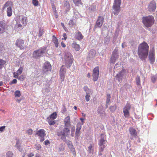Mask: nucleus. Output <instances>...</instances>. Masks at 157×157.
I'll return each instance as SVG.
<instances>
[{"mask_svg": "<svg viewBox=\"0 0 157 157\" xmlns=\"http://www.w3.org/2000/svg\"><path fill=\"white\" fill-rule=\"evenodd\" d=\"M157 78V76L156 75L152 76L151 77L152 82L153 83H155L156 80Z\"/></svg>", "mask_w": 157, "mask_h": 157, "instance_id": "49530a36", "label": "nucleus"}, {"mask_svg": "<svg viewBox=\"0 0 157 157\" xmlns=\"http://www.w3.org/2000/svg\"><path fill=\"white\" fill-rule=\"evenodd\" d=\"M7 13L8 16L10 17L12 15V13L11 7H9L7 8Z\"/></svg>", "mask_w": 157, "mask_h": 157, "instance_id": "cd10ccee", "label": "nucleus"}, {"mask_svg": "<svg viewBox=\"0 0 157 157\" xmlns=\"http://www.w3.org/2000/svg\"><path fill=\"white\" fill-rule=\"evenodd\" d=\"M136 82L137 85H139L140 84V77L138 76L136 78Z\"/></svg>", "mask_w": 157, "mask_h": 157, "instance_id": "a18cd8bd", "label": "nucleus"}, {"mask_svg": "<svg viewBox=\"0 0 157 157\" xmlns=\"http://www.w3.org/2000/svg\"><path fill=\"white\" fill-rule=\"evenodd\" d=\"M83 89L86 92V94H91L92 93L91 90L89 89L86 86H85L83 88Z\"/></svg>", "mask_w": 157, "mask_h": 157, "instance_id": "72a5a7b5", "label": "nucleus"}, {"mask_svg": "<svg viewBox=\"0 0 157 157\" xmlns=\"http://www.w3.org/2000/svg\"><path fill=\"white\" fill-rule=\"evenodd\" d=\"M131 109V106L130 104L128 103H127L123 108V110H126V111H128L130 110Z\"/></svg>", "mask_w": 157, "mask_h": 157, "instance_id": "c756f323", "label": "nucleus"}, {"mask_svg": "<svg viewBox=\"0 0 157 157\" xmlns=\"http://www.w3.org/2000/svg\"><path fill=\"white\" fill-rule=\"evenodd\" d=\"M99 75V68L97 67L93 70V80L94 81H96L98 78Z\"/></svg>", "mask_w": 157, "mask_h": 157, "instance_id": "9b49d317", "label": "nucleus"}, {"mask_svg": "<svg viewBox=\"0 0 157 157\" xmlns=\"http://www.w3.org/2000/svg\"><path fill=\"white\" fill-rule=\"evenodd\" d=\"M17 81L16 79H14L12 81L11 83L12 84H16L17 82Z\"/></svg>", "mask_w": 157, "mask_h": 157, "instance_id": "0e129e2a", "label": "nucleus"}, {"mask_svg": "<svg viewBox=\"0 0 157 157\" xmlns=\"http://www.w3.org/2000/svg\"><path fill=\"white\" fill-rule=\"evenodd\" d=\"M36 134L41 137H44L45 135V131L43 129H41L38 131Z\"/></svg>", "mask_w": 157, "mask_h": 157, "instance_id": "412c9836", "label": "nucleus"}, {"mask_svg": "<svg viewBox=\"0 0 157 157\" xmlns=\"http://www.w3.org/2000/svg\"><path fill=\"white\" fill-rule=\"evenodd\" d=\"M119 82H121L125 78L124 72V71H121L116 76Z\"/></svg>", "mask_w": 157, "mask_h": 157, "instance_id": "4468645a", "label": "nucleus"}, {"mask_svg": "<svg viewBox=\"0 0 157 157\" xmlns=\"http://www.w3.org/2000/svg\"><path fill=\"white\" fill-rule=\"evenodd\" d=\"M15 147H17L18 150L21 152L23 150V148L21 147L20 144L19 142V140H17L16 144L15 145Z\"/></svg>", "mask_w": 157, "mask_h": 157, "instance_id": "393cba45", "label": "nucleus"}, {"mask_svg": "<svg viewBox=\"0 0 157 157\" xmlns=\"http://www.w3.org/2000/svg\"><path fill=\"white\" fill-rule=\"evenodd\" d=\"M52 41L55 45V46L57 48L58 46V39L56 36L53 35L52 37Z\"/></svg>", "mask_w": 157, "mask_h": 157, "instance_id": "b1692460", "label": "nucleus"}, {"mask_svg": "<svg viewBox=\"0 0 157 157\" xmlns=\"http://www.w3.org/2000/svg\"><path fill=\"white\" fill-rule=\"evenodd\" d=\"M126 46L125 42L123 43L122 44V48H124Z\"/></svg>", "mask_w": 157, "mask_h": 157, "instance_id": "774afa93", "label": "nucleus"}, {"mask_svg": "<svg viewBox=\"0 0 157 157\" xmlns=\"http://www.w3.org/2000/svg\"><path fill=\"white\" fill-rule=\"evenodd\" d=\"M98 113L101 117H103L105 116V113L104 111L102 109H98Z\"/></svg>", "mask_w": 157, "mask_h": 157, "instance_id": "c85d7f7f", "label": "nucleus"}, {"mask_svg": "<svg viewBox=\"0 0 157 157\" xmlns=\"http://www.w3.org/2000/svg\"><path fill=\"white\" fill-rule=\"evenodd\" d=\"M143 22L146 27H151L154 24V19L153 16L149 15L148 16L143 17Z\"/></svg>", "mask_w": 157, "mask_h": 157, "instance_id": "20e7f679", "label": "nucleus"}, {"mask_svg": "<svg viewBox=\"0 0 157 157\" xmlns=\"http://www.w3.org/2000/svg\"><path fill=\"white\" fill-rule=\"evenodd\" d=\"M121 5V0H115L112 7L113 13L115 15L118 14L120 11V6Z\"/></svg>", "mask_w": 157, "mask_h": 157, "instance_id": "423d86ee", "label": "nucleus"}, {"mask_svg": "<svg viewBox=\"0 0 157 157\" xmlns=\"http://www.w3.org/2000/svg\"><path fill=\"white\" fill-rule=\"evenodd\" d=\"M59 151H63L64 149V147L63 144H61L59 146Z\"/></svg>", "mask_w": 157, "mask_h": 157, "instance_id": "603ef678", "label": "nucleus"}, {"mask_svg": "<svg viewBox=\"0 0 157 157\" xmlns=\"http://www.w3.org/2000/svg\"><path fill=\"white\" fill-rule=\"evenodd\" d=\"M14 95L16 97H19L21 95L20 92L19 90H16L14 93Z\"/></svg>", "mask_w": 157, "mask_h": 157, "instance_id": "ea45409f", "label": "nucleus"}, {"mask_svg": "<svg viewBox=\"0 0 157 157\" xmlns=\"http://www.w3.org/2000/svg\"><path fill=\"white\" fill-rule=\"evenodd\" d=\"M88 149L89 152L91 153L92 152L93 149L91 145L90 144V145L88 147Z\"/></svg>", "mask_w": 157, "mask_h": 157, "instance_id": "5fc2aeb1", "label": "nucleus"}, {"mask_svg": "<svg viewBox=\"0 0 157 157\" xmlns=\"http://www.w3.org/2000/svg\"><path fill=\"white\" fill-rule=\"evenodd\" d=\"M57 114L56 112L53 113L50 116V118L53 119H55L56 117Z\"/></svg>", "mask_w": 157, "mask_h": 157, "instance_id": "58836bf2", "label": "nucleus"}, {"mask_svg": "<svg viewBox=\"0 0 157 157\" xmlns=\"http://www.w3.org/2000/svg\"><path fill=\"white\" fill-rule=\"evenodd\" d=\"M44 31L43 29H40L39 30V33L38 36L39 37H40L44 33Z\"/></svg>", "mask_w": 157, "mask_h": 157, "instance_id": "e433bc0d", "label": "nucleus"}, {"mask_svg": "<svg viewBox=\"0 0 157 157\" xmlns=\"http://www.w3.org/2000/svg\"><path fill=\"white\" fill-rule=\"evenodd\" d=\"M18 79L21 81L23 80L24 79V77L23 75L20 76V77H18Z\"/></svg>", "mask_w": 157, "mask_h": 157, "instance_id": "052dcab7", "label": "nucleus"}, {"mask_svg": "<svg viewBox=\"0 0 157 157\" xmlns=\"http://www.w3.org/2000/svg\"><path fill=\"white\" fill-rule=\"evenodd\" d=\"M110 98L111 96L110 94H107V98L106 101V108H107L108 107V105H109V103L110 102Z\"/></svg>", "mask_w": 157, "mask_h": 157, "instance_id": "473e14b6", "label": "nucleus"}, {"mask_svg": "<svg viewBox=\"0 0 157 157\" xmlns=\"http://www.w3.org/2000/svg\"><path fill=\"white\" fill-rule=\"evenodd\" d=\"M104 18L102 16H99L94 25V28L101 27L103 24Z\"/></svg>", "mask_w": 157, "mask_h": 157, "instance_id": "1a4fd4ad", "label": "nucleus"}, {"mask_svg": "<svg viewBox=\"0 0 157 157\" xmlns=\"http://www.w3.org/2000/svg\"><path fill=\"white\" fill-rule=\"evenodd\" d=\"M72 47L75 48L76 51H78L80 49V46L79 45L76 44L75 43H73L72 45Z\"/></svg>", "mask_w": 157, "mask_h": 157, "instance_id": "bb28decb", "label": "nucleus"}, {"mask_svg": "<svg viewBox=\"0 0 157 157\" xmlns=\"http://www.w3.org/2000/svg\"><path fill=\"white\" fill-rule=\"evenodd\" d=\"M65 61L66 67L69 68L73 62L74 59L73 57L70 52H66L65 54Z\"/></svg>", "mask_w": 157, "mask_h": 157, "instance_id": "39448f33", "label": "nucleus"}, {"mask_svg": "<svg viewBox=\"0 0 157 157\" xmlns=\"http://www.w3.org/2000/svg\"><path fill=\"white\" fill-rule=\"evenodd\" d=\"M5 63L6 62L4 60L0 59V69L2 68L3 66Z\"/></svg>", "mask_w": 157, "mask_h": 157, "instance_id": "79ce46f5", "label": "nucleus"}, {"mask_svg": "<svg viewBox=\"0 0 157 157\" xmlns=\"http://www.w3.org/2000/svg\"><path fill=\"white\" fill-rule=\"evenodd\" d=\"M74 24V22L72 20H70L69 21L68 25L71 27H72Z\"/></svg>", "mask_w": 157, "mask_h": 157, "instance_id": "de8ad7c7", "label": "nucleus"}, {"mask_svg": "<svg viewBox=\"0 0 157 157\" xmlns=\"http://www.w3.org/2000/svg\"><path fill=\"white\" fill-rule=\"evenodd\" d=\"M156 8V4L154 1H151L148 5L147 9L149 11L154 12Z\"/></svg>", "mask_w": 157, "mask_h": 157, "instance_id": "0eeeda50", "label": "nucleus"}, {"mask_svg": "<svg viewBox=\"0 0 157 157\" xmlns=\"http://www.w3.org/2000/svg\"><path fill=\"white\" fill-rule=\"evenodd\" d=\"M70 134V128L68 127L62 128L57 132V135L63 141L66 140V137H68Z\"/></svg>", "mask_w": 157, "mask_h": 157, "instance_id": "f03ea898", "label": "nucleus"}, {"mask_svg": "<svg viewBox=\"0 0 157 157\" xmlns=\"http://www.w3.org/2000/svg\"><path fill=\"white\" fill-rule=\"evenodd\" d=\"M47 47L44 46L34 51L33 53V58L36 59H39L41 57L43 56L47 52Z\"/></svg>", "mask_w": 157, "mask_h": 157, "instance_id": "7ed1b4c3", "label": "nucleus"}, {"mask_svg": "<svg viewBox=\"0 0 157 157\" xmlns=\"http://www.w3.org/2000/svg\"><path fill=\"white\" fill-rule=\"evenodd\" d=\"M155 55L154 50L150 51L149 52V58L150 63L153 64L155 61Z\"/></svg>", "mask_w": 157, "mask_h": 157, "instance_id": "dca6fc26", "label": "nucleus"}, {"mask_svg": "<svg viewBox=\"0 0 157 157\" xmlns=\"http://www.w3.org/2000/svg\"><path fill=\"white\" fill-rule=\"evenodd\" d=\"M15 45L20 49H22L24 48L25 46L24 41L21 39H18L16 41Z\"/></svg>", "mask_w": 157, "mask_h": 157, "instance_id": "f8f14e48", "label": "nucleus"}, {"mask_svg": "<svg viewBox=\"0 0 157 157\" xmlns=\"http://www.w3.org/2000/svg\"><path fill=\"white\" fill-rule=\"evenodd\" d=\"M33 4L35 6H37L38 5V2L37 0H33Z\"/></svg>", "mask_w": 157, "mask_h": 157, "instance_id": "8fccbe9b", "label": "nucleus"}, {"mask_svg": "<svg viewBox=\"0 0 157 157\" xmlns=\"http://www.w3.org/2000/svg\"><path fill=\"white\" fill-rule=\"evenodd\" d=\"M66 69L64 66L63 65L60 70V79L61 82L64 81L66 72Z\"/></svg>", "mask_w": 157, "mask_h": 157, "instance_id": "6e6552de", "label": "nucleus"}, {"mask_svg": "<svg viewBox=\"0 0 157 157\" xmlns=\"http://www.w3.org/2000/svg\"><path fill=\"white\" fill-rule=\"evenodd\" d=\"M130 44L132 46H134L135 45V42L134 40H131L130 41Z\"/></svg>", "mask_w": 157, "mask_h": 157, "instance_id": "680f3d73", "label": "nucleus"}, {"mask_svg": "<svg viewBox=\"0 0 157 157\" xmlns=\"http://www.w3.org/2000/svg\"><path fill=\"white\" fill-rule=\"evenodd\" d=\"M33 130L31 129H30L28 130L27 133L29 135H31L33 133Z\"/></svg>", "mask_w": 157, "mask_h": 157, "instance_id": "13d9d810", "label": "nucleus"}, {"mask_svg": "<svg viewBox=\"0 0 157 157\" xmlns=\"http://www.w3.org/2000/svg\"><path fill=\"white\" fill-rule=\"evenodd\" d=\"M5 126H2L0 128V132H3L5 130Z\"/></svg>", "mask_w": 157, "mask_h": 157, "instance_id": "bf43d9fd", "label": "nucleus"}, {"mask_svg": "<svg viewBox=\"0 0 157 157\" xmlns=\"http://www.w3.org/2000/svg\"><path fill=\"white\" fill-rule=\"evenodd\" d=\"M95 55V51L93 50L90 51L88 57L89 58H92L94 57Z\"/></svg>", "mask_w": 157, "mask_h": 157, "instance_id": "5701e85b", "label": "nucleus"}, {"mask_svg": "<svg viewBox=\"0 0 157 157\" xmlns=\"http://www.w3.org/2000/svg\"><path fill=\"white\" fill-rule=\"evenodd\" d=\"M51 65L50 63L48 62H46L45 63L43 68V71L45 73L48 71L51 70Z\"/></svg>", "mask_w": 157, "mask_h": 157, "instance_id": "ddd939ff", "label": "nucleus"}, {"mask_svg": "<svg viewBox=\"0 0 157 157\" xmlns=\"http://www.w3.org/2000/svg\"><path fill=\"white\" fill-rule=\"evenodd\" d=\"M106 143V140L105 138V136L103 135H101L100 139L99 140V146H105L104 144H105Z\"/></svg>", "mask_w": 157, "mask_h": 157, "instance_id": "f3484780", "label": "nucleus"}, {"mask_svg": "<svg viewBox=\"0 0 157 157\" xmlns=\"http://www.w3.org/2000/svg\"><path fill=\"white\" fill-rule=\"evenodd\" d=\"M123 113H124V115L125 117H128L129 116V112L128 111H126L124 110H123Z\"/></svg>", "mask_w": 157, "mask_h": 157, "instance_id": "4c0bfd02", "label": "nucleus"}, {"mask_svg": "<svg viewBox=\"0 0 157 157\" xmlns=\"http://www.w3.org/2000/svg\"><path fill=\"white\" fill-rule=\"evenodd\" d=\"M118 57V51L115 49L113 52L110 59V62L112 63H115Z\"/></svg>", "mask_w": 157, "mask_h": 157, "instance_id": "9d476101", "label": "nucleus"}, {"mask_svg": "<svg viewBox=\"0 0 157 157\" xmlns=\"http://www.w3.org/2000/svg\"><path fill=\"white\" fill-rule=\"evenodd\" d=\"M26 17H22L21 18H20L21 20L20 23L23 25V26L26 24Z\"/></svg>", "mask_w": 157, "mask_h": 157, "instance_id": "a878e982", "label": "nucleus"}, {"mask_svg": "<svg viewBox=\"0 0 157 157\" xmlns=\"http://www.w3.org/2000/svg\"><path fill=\"white\" fill-rule=\"evenodd\" d=\"M82 124L80 123H78L77 124L76 130L75 132L76 138H78L80 134V129L82 128Z\"/></svg>", "mask_w": 157, "mask_h": 157, "instance_id": "2eb2a0df", "label": "nucleus"}, {"mask_svg": "<svg viewBox=\"0 0 157 157\" xmlns=\"http://www.w3.org/2000/svg\"><path fill=\"white\" fill-rule=\"evenodd\" d=\"M23 68L22 67H20L17 72V74L18 75H21L22 72Z\"/></svg>", "mask_w": 157, "mask_h": 157, "instance_id": "c03bdc74", "label": "nucleus"}, {"mask_svg": "<svg viewBox=\"0 0 157 157\" xmlns=\"http://www.w3.org/2000/svg\"><path fill=\"white\" fill-rule=\"evenodd\" d=\"M117 107V106L116 104H115L113 106H111L109 108L110 111L112 112H113L115 111Z\"/></svg>", "mask_w": 157, "mask_h": 157, "instance_id": "f704fd0d", "label": "nucleus"}, {"mask_svg": "<svg viewBox=\"0 0 157 157\" xmlns=\"http://www.w3.org/2000/svg\"><path fill=\"white\" fill-rule=\"evenodd\" d=\"M100 148L99 151V155H102V152L103 151L104 149L105 148V146H99Z\"/></svg>", "mask_w": 157, "mask_h": 157, "instance_id": "2f4dec72", "label": "nucleus"}, {"mask_svg": "<svg viewBox=\"0 0 157 157\" xmlns=\"http://www.w3.org/2000/svg\"><path fill=\"white\" fill-rule=\"evenodd\" d=\"M75 38L78 40H80L83 38V36L80 32H78L75 34Z\"/></svg>", "mask_w": 157, "mask_h": 157, "instance_id": "4be33fe9", "label": "nucleus"}, {"mask_svg": "<svg viewBox=\"0 0 157 157\" xmlns=\"http://www.w3.org/2000/svg\"><path fill=\"white\" fill-rule=\"evenodd\" d=\"M73 2L77 6H79L81 4V0H73Z\"/></svg>", "mask_w": 157, "mask_h": 157, "instance_id": "c9c22d12", "label": "nucleus"}, {"mask_svg": "<svg viewBox=\"0 0 157 157\" xmlns=\"http://www.w3.org/2000/svg\"><path fill=\"white\" fill-rule=\"evenodd\" d=\"M52 10L54 12V14L56 15V9L55 6L54 5H52Z\"/></svg>", "mask_w": 157, "mask_h": 157, "instance_id": "6e6d98bb", "label": "nucleus"}, {"mask_svg": "<svg viewBox=\"0 0 157 157\" xmlns=\"http://www.w3.org/2000/svg\"><path fill=\"white\" fill-rule=\"evenodd\" d=\"M12 3L10 1H8L4 5V6L5 7H8V6H10V7H11L12 6Z\"/></svg>", "mask_w": 157, "mask_h": 157, "instance_id": "a19ab883", "label": "nucleus"}, {"mask_svg": "<svg viewBox=\"0 0 157 157\" xmlns=\"http://www.w3.org/2000/svg\"><path fill=\"white\" fill-rule=\"evenodd\" d=\"M41 146L39 144H36L34 145V148L37 150H39L41 148Z\"/></svg>", "mask_w": 157, "mask_h": 157, "instance_id": "37998d69", "label": "nucleus"}, {"mask_svg": "<svg viewBox=\"0 0 157 157\" xmlns=\"http://www.w3.org/2000/svg\"><path fill=\"white\" fill-rule=\"evenodd\" d=\"M75 127L74 126L72 127L71 130V132H75Z\"/></svg>", "mask_w": 157, "mask_h": 157, "instance_id": "69168bd1", "label": "nucleus"}, {"mask_svg": "<svg viewBox=\"0 0 157 157\" xmlns=\"http://www.w3.org/2000/svg\"><path fill=\"white\" fill-rule=\"evenodd\" d=\"M90 94H86L85 96L86 100L87 101H88L90 100L89 97H90Z\"/></svg>", "mask_w": 157, "mask_h": 157, "instance_id": "09e8293b", "label": "nucleus"}, {"mask_svg": "<svg viewBox=\"0 0 157 157\" xmlns=\"http://www.w3.org/2000/svg\"><path fill=\"white\" fill-rule=\"evenodd\" d=\"M44 143H45V145H48V144H49L50 143L49 141L48 140H46L44 141Z\"/></svg>", "mask_w": 157, "mask_h": 157, "instance_id": "338daca9", "label": "nucleus"}, {"mask_svg": "<svg viewBox=\"0 0 157 157\" xmlns=\"http://www.w3.org/2000/svg\"><path fill=\"white\" fill-rule=\"evenodd\" d=\"M48 122L50 125H53L55 124L56 122L55 121L51 120L49 121Z\"/></svg>", "mask_w": 157, "mask_h": 157, "instance_id": "864d4df0", "label": "nucleus"}, {"mask_svg": "<svg viewBox=\"0 0 157 157\" xmlns=\"http://www.w3.org/2000/svg\"><path fill=\"white\" fill-rule=\"evenodd\" d=\"M97 7L94 4H92L89 8V10L92 11H94L97 10Z\"/></svg>", "mask_w": 157, "mask_h": 157, "instance_id": "7c9ffc66", "label": "nucleus"}, {"mask_svg": "<svg viewBox=\"0 0 157 157\" xmlns=\"http://www.w3.org/2000/svg\"><path fill=\"white\" fill-rule=\"evenodd\" d=\"M129 132L131 136L134 137H136L137 135V132L135 129L132 128H129Z\"/></svg>", "mask_w": 157, "mask_h": 157, "instance_id": "aec40b11", "label": "nucleus"}, {"mask_svg": "<svg viewBox=\"0 0 157 157\" xmlns=\"http://www.w3.org/2000/svg\"><path fill=\"white\" fill-rule=\"evenodd\" d=\"M6 24L3 21H0V34L5 32Z\"/></svg>", "mask_w": 157, "mask_h": 157, "instance_id": "6ab92c4d", "label": "nucleus"}, {"mask_svg": "<svg viewBox=\"0 0 157 157\" xmlns=\"http://www.w3.org/2000/svg\"><path fill=\"white\" fill-rule=\"evenodd\" d=\"M64 126L65 127H70L71 124L70 118L69 116H67L64 119Z\"/></svg>", "mask_w": 157, "mask_h": 157, "instance_id": "a211bd4d", "label": "nucleus"}, {"mask_svg": "<svg viewBox=\"0 0 157 157\" xmlns=\"http://www.w3.org/2000/svg\"><path fill=\"white\" fill-rule=\"evenodd\" d=\"M149 46L144 42L140 44L138 47L137 53L139 57L142 60L145 59L148 53Z\"/></svg>", "mask_w": 157, "mask_h": 157, "instance_id": "f257e3e1", "label": "nucleus"}, {"mask_svg": "<svg viewBox=\"0 0 157 157\" xmlns=\"http://www.w3.org/2000/svg\"><path fill=\"white\" fill-rule=\"evenodd\" d=\"M63 38H62V40H66L67 38V36L66 33H63Z\"/></svg>", "mask_w": 157, "mask_h": 157, "instance_id": "4d7b16f0", "label": "nucleus"}, {"mask_svg": "<svg viewBox=\"0 0 157 157\" xmlns=\"http://www.w3.org/2000/svg\"><path fill=\"white\" fill-rule=\"evenodd\" d=\"M34 156V154L33 153H31L29 154H28L27 155V157H31L32 156Z\"/></svg>", "mask_w": 157, "mask_h": 157, "instance_id": "e2e57ef3", "label": "nucleus"}, {"mask_svg": "<svg viewBox=\"0 0 157 157\" xmlns=\"http://www.w3.org/2000/svg\"><path fill=\"white\" fill-rule=\"evenodd\" d=\"M13 154L11 152L8 151L6 154V157H12Z\"/></svg>", "mask_w": 157, "mask_h": 157, "instance_id": "3c124183", "label": "nucleus"}]
</instances>
